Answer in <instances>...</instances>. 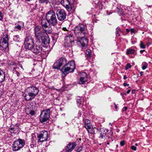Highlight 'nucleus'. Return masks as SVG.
<instances>
[{
  "label": "nucleus",
  "instance_id": "4d7b16f0",
  "mask_svg": "<svg viewBox=\"0 0 152 152\" xmlns=\"http://www.w3.org/2000/svg\"><path fill=\"white\" fill-rule=\"evenodd\" d=\"M130 31L129 29H126V31L127 33H129V32Z\"/></svg>",
  "mask_w": 152,
  "mask_h": 152
},
{
  "label": "nucleus",
  "instance_id": "8fccbe9b",
  "mask_svg": "<svg viewBox=\"0 0 152 152\" xmlns=\"http://www.w3.org/2000/svg\"><path fill=\"white\" fill-rule=\"evenodd\" d=\"M124 85V86H129V85L128 84H127L126 83H124L123 84Z\"/></svg>",
  "mask_w": 152,
  "mask_h": 152
},
{
  "label": "nucleus",
  "instance_id": "a18cd8bd",
  "mask_svg": "<svg viewBox=\"0 0 152 152\" xmlns=\"http://www.w3.org/2000/svg\"><path fill=\"white\" fill-rule=\"evenodd\" d=\"M124 141H122L120 142V145L121 146H123L124 145Z\"/></svg>",
  "mask_w": 152,
  "mask_h": 152
},
{
  "label": "nucleus",
  "instance_id": "412c9836",
  "mask_svg": "<svg viewBox=\"0 0 152 152\" xmlns=\"http://www.w3.org/2000/svg\"><path fill=\"white\" fill-rule=\"evenodd\" d=\"M5 72L0 69V83L4 82L5 79Z\"/></svg>",
  "mask_w": 152,
  "mask_h": 152
},
{
  "label": "nucleus",
  "instance_id": "72a5a7b5",
  "mask_svg": "<svg viewBox=\"0 0 152 152\" xmlns=\"http://www.w3.org/2000/svg\"><path fill=\"white\" fill-rule=\"evenodd\" d=\"M94 128L93 127H92V128H91V129L90 130H89L88 131V132L90 133L91 134H93L94 133L95 130H94Z\"/></svg>",
  "mask_w": 152,
  "mask_h": 152
},
{
  "label": "nucleus",
  "instance_id": "6e6552de",
  "mask_svg": "<svg viewBox=\"0 0 152 152\" xmlns=\"http://www.w3.org/2000/svg\"><path fill=\"white\" fill-rule=\"evenodd\" d=\"M34 29L36 40L40 39L44 34L42 28L41 26H37L34 27Z\"/></svg>",
  "mask_w": 152,
  "mask_h": 152
},
{
  "label": "nucleus",
  "instance_id": "5701e85b",
  "mask_svg": "<svg viewBox=\"0 0 152 152\" xmlns=\"http://www.w3.org/2000/svg\"><path fill=\"white\" fill-rule=\"evenodd\" d=\"M34 42L33 38L31 36H28L24 40V43H32Z\"/></svg>",
  "mask_w": 152,
  "mask_h": 152
},
{
  "label": "nucleus",
  "instance_id": "e433bc0d",
  "mask_svg": "<svg viewBox=\"0 0 152 152\" xmlns=\"http://www.w3.org/2000/svg\"><path fill=\"white\" fill-rule=\"evenodd\" d=\"M140 46L141 48L145 49V45L143 44L142 41H140Z\"/></svg>",
  "mask_w": 152,
  "mask_h": 152
},
{
  "label": "nucleus",
  "instance_id": "dca6fc26",
  "mask_svg": "<svg viewBox=\"0 0 152 152\" xmlns=\"http://www.w3.org/2000/svg\"><path fill=\"white\" fill-rule=\"evenodd\" d=\"M36 42L37 44L39 43L41 45H42V43L47 45L49 43V38L48 37H45L43 35V37H42V38L40 39L36 40Z\"/></svg>",
  "mask_w": 152,
  "mask_h": 152
},
{
  "label": "nucleus",
  "instance_id": "7c9ffc66",
  "mask_svg": "<svg viewBox=\"0 0 152 152\" xmlns=\"http://www.w3.org/2000/svg\"><path fill=\"white\" fill-rule=\"evenodd\" d=\"M91 124L85 125V127L87 129V131H88V130L90 129H91Z\"/></svg>",
  "mask_w": 152,
  "mask_h": 152
},
{
  "label": "nucleus",
  "instance_id": "9b49d317",
  "mask_svg": "<svg viewBox=\"0 0 152 152\" xmlns=\"http://www.w3.org/2000/svg\"><path fill=\"white\" fill-rule=\"evenodd\" d=\"M77 41L78 43L81 45L83 50L86 49V47L88 42V40L85 38V37H78Z\"/></svg>",
  "mask_w": 152,
  "mask_h": 152
},
{
  "label": "nucleus",
  "instance_id": "4468645a",
  "mask_svg": "<svg viewBox=\"0 0 152 152\" xmlns=\"http://www.w3.org/2000/svg\"><path fill=\"white\" fill-rule=\"evenodd\" d=\"M56 14L58 20L61 21L66 19V14L65 11L63 10H59L57 11Z\"/></svg>",
  "mask_w": 152,
  "mask_h": 152
},
{
  "label": "nucleus",
  "instance_id": "4be33fe9",
  "mask_svg": "<svg viewBox=\"0 0 152 152\" xmlns=\"http://www.w3.org/2000/svg\"><path fill=\"white\" fill-rule=\"evenodd\" d=\"M48 20L47 19H44L41 20V24L43 28H46L48 27Z\"/></svg>",
  "mask_w": 152,
  "mask_h": 152
},
{
  "label": "nucleus",
  "instance_id": "f257e3e1",
  "mask_svg": "<svg viewBox=\"0 0 152 152\" xmlns=\"http://www.w3.org/2000/svg\"><path fill=\"white\" fill-rule=\"evenodd\" d=\"M28 94H24L23 96L25 99L27 101H31L38 94L39 89L34 86L28 87L27 88Z\"/></svg>",
  "mask_w": 152,
  "mask_h": 152
},
{
  "label": "nucleus",
  "instance_id": "2f4dec72",
  "mask_svg": "<svg viewBox=\"0 0 152 152\" xmlns=\"http://www.w3.org/2000/svg\"><path fill=\"white\" fill-rule=\"evenodd\" d=\"M94 128L95 129H96L97 130V132L99 131L100 132H105V129H104L103 128H96L95 127H94Z\"/></svg>",
  "mask_w": 152,
  "mask_h": 152
},
{
  "label": "nucleus",
  "instance_id": "37998d69",
  "mask_svg": "<svg viewBox=\"0 0 152 152\" xmlns=\"http://www.w3.org/2000/svg\"><path fill=\"white\" fill-rule=\"evenodd\" d=\"M62 30L64 31H66V33H68V31L66 27H63L62 28Z\"/></svg>",
  "mask_w": 152,
  "mask_h": 152
},
{
  "label": "nucleus",
  "instance_id": "39448f33",
  "mask_svg": "<svg viewBox=\"0 0 152 152\" xmlns=\"http://www.w3.org/2000/svg\"><path fill=\"white\" fill-rule=\"evenodd\" d=\"M50 109H48L41 111L39 116L40 122L45 124L47 122L50 117Z\"/></svg>",
  "mask_w": 152,
  "mask_h": 152
},
{
  "label": "nucleus",
  "instance_id": "a19ab883",
  "mask_svg": "<svg viewBox=\"0 0 152 152\" xmlns=\"http://www.w3.org/2000/svg\"><path fill=\"white\" fill-rule=\"evenodd\" d=\"M85 125L89 124H91L90 123V121L89 120L86 119L85 120Z\"/></svg>",
  "mask_w": 152,
  "mask_h": 152
},
{
  "label": "nucleus",
  "instance_id": "13d9d810",
  "mask_svg": "<svg viewBox=\"0 0 152 152\" xmlns=\"http://www.w3.org/2000/svg\"><path fill=\"white\" fill-rule=\"evenodd\" d=\"M115 104V108L116 109H117L118 107H117V105H116V104Z\"/></svg>",
  "mask_w": 152,
  "mask_h": 152
},
{
  "label": "nucleus",
  "instance_id": "2eb2a0df",
  "mask_svg": "<svg viewBox=\"0 0 152 152\" xmlns=\"http://www.w3.org/2000/svg\"><path fill=\"white\" fill-rule=\"evenodd\" d=\"M48 133L46 131H42L38 136V140L42 142L46 141L48 139Z\"/></svg>",
  "mask_w": 152,
  "mask_h": 152
},
{
  "label": "nucleus",
  "instance_id": "473e14b6",
  "mask_svg": "<svg viewBox=\"0 0 152 152\" xmlns=\"http://www.w3.org/2000/svg\"><path fill=\"white\" fill-rule=\"evenodd\" d=\"M82 149L83 147L82 146H77V147L76 151L77 152H80L82 151Z\"/></svg>",
  "mask_w": 152,
  "mask_h": 152
},
{
  "label": "nucleus",
  "instance_id": "20e7f679",
  "mask_svg": "<svg viewBox=\"0 0 152 152\" xmlns=\"http://www.w3.org/2000/svg\"><path fill=\"white\" fill-rule=\"evenodd\" d=\"M75 68V62L71 61L68 63L66 64L61 69L62 72L64 74H67L69 72H72Z\"/></svg>",
  "mask_w": 152,
  "mask_h": 152
},
{
  "label": "nucleus",
  "instance_id": "338daca9",
  "mask_svg": "<svg viewBox=\"0 0 152 152\" xmlns=\"http://www.w3.org/2000/svg\"><path fill=\"white\" fill-rule=\"evenodd\" d=\"M21 67L22 68V66H21Z\"/></svg>",
  "mask_w": 152,
  "mask_h": 152
},
{
  "label": "nucleus",
  "instance_id": "9d476101",
  "mask_svg": "<svg viewBox=\"0 0 152 152\" xmlns=\"http://www.w3.org/2000/svg\"><path fill=\"white\" fill-rule=\"evenodd\" d=\"M74 39L73 35L68 34L65 38L64 42L65 45L67 47H70L74 44Z\"/></svg>",
  "mask_w": 152,
  "mask_h": 152
},
{
  "label": "nucleus",
  "instance_id": "0eeeda50",
  "mask_svg": "<svg viewBox=\"0 0 152 152\" xmlns=\"http://www.w3.org/2000/svg\"><path fill=\"white\" fill-rule=\"evenodd\" d=\"M9 37L8 35L3 36L0 40V48L4 50L8 46Z\"/></svg>",
  "mask_w": 152,
  "mask_h": 152
},
{
  "label": "nucleus",
  "instance_id": "5fc2aeb1",
  "mask_svg": "<svg viewBox=\"0 0 152 152\" xmlns=\"http://www.w3.org/2000/svg\"><path fill=\"white\" fill-rule=\"evenodd\" d=\"M16 73L17 75L18 76L20 75V73L18 72H17Z\"/></svg>",
  "mask_w": 152,
  "mask_h": 152
},
{
  "label": "nucleus",
  "instance_id": "f03ea898",
  "mask_svg": "<svg viewBox=\"0 0 152 152\" xmlns=\"http://www.w3.org/2000/svg\"><path fill=\"white\" fill-rule=\"evenodd\" d=\"M74 32L75 35L77 37H85L88 32L87 26L85 24H79L75 28Z\"/></svg>",
  "mask_w": 152,
  "mask_h": 152
},
{
  "label": "nucleus",
  "instance_id": "ea45409f",
  "mask_svg": "<svg viewBox=\"0 0 152 152\" xmlns=\"http://www.w3.org/2000/svg\"><path fill=\"white\" fill-rule=\"evenodd\" d=\"M21 26H20L19 25H18V26H16L14 28V30L15 31H17V29L18 30H20L21 29Z\"/></svg>",
  "mask_w": 152,
  "mask_h": 152
},
{
  "label": "nucleus",
  "instance_id": "423d86ee",
  "mask_svg": "<svg viewBox=\"0 0 152 152\" xmlns=\"http://www.w3.org/2000/svg\"><path fill=\"white\" fill-rule=\"evenodd\" d=\"M24 145V140L19 139L14 142L12 146L13 150L14 151H18L22 148Z\"/></svg>",
  "mask_w": 152,
  "mask_h": 152
},
{
  "label": "nucleus",
  "instance_id": "69168bd1",
  "mask_svg": "<svg viewBox=\"0 0 152 152\" xmlns=\"http://www.w3.org/2000/svg\"><path fill=\"white\" fill-rule=\"evenodd\" d=\"M135 145H137V144H135Z\"/></svg>",
  "mask_w": 152,
  "mask_h": 152
},
{
  "label": "nucleus",
  "instance_id": "e2e57ef3",
  "mask_svg": "<svg viewBox=\"0 0 152 152\" xmlns=\"http://www.w3.org/2000/svg\"><path fill=\"white\" fill-rule=\"evenodd\" d=\"M109 124H110V125H112V124H111V123H110Z\"/></svg>",
  "mask_w": 152,
  "mask_h": 152
},
{
  "label": "nucleus",
  "instance_id": "3c124183",
  "mask_svg": "<svg viewBox=\"0 0 152 152\" xmlns=\"http://www.w3.org/2000/svg\"><path fill=\"white\" fill-rule=\"evenodd\" d=\"M127 78V77L126 75H124V80H126Z\"/></svg>",
  "mask_w": 152,
  "mask_h": 152
},
{
  "label": "nucleus",
  "instance_id": "6ab92c4d",
  "mask_svg": "<svg viewBox=\"0 0 152 152\" xmlns=\"http://www.w3.org/2000/svg\"><path fill=\"white\" fill-rule=\"evenodd\" d=\"M85 53L86 55V58L89 61L92 55L91 50L90 49H87L86 50L85 52Z\"/></svg>",
  "mask_w": 152,
  "mask_h": 152
},
{
  "label": "nucleus",
  "instance_id": "49530a36",
  "mask_svg": "<svg viewBox=\"0 0 152 152\" xmlns=\"http://www.w3.org/2000/svg\"><path fill=\"white\" fill-rule=\"evenodd\" d=\"M3 18V16L1 12L0 11V20H1Z\"/></svg>",
  "mask_w": 152,
  "mask_h": 152
},
{
  "label": "nucleus",
  "instance_id": "c9c22d12",
  "mask_svg": "<svg viewBox=\"0 0 152 152\" xmlns=\"http://www.w3.org/2000/svg\"><path fill=\"white\" fill-rule=\"evenodd\" d=\"M49 0H39V2L41 4L45 3L47 4Z\"/></svg>",
  "mask_w": 152,
  "mask_h": 152
},
{
  "label": "nucleus",
  "instance_id": "c03bdc74",
  "mask_svg": "<svg viewBox=\"0 0 152 152\" xmlns=\"http://www.w3.org/2000/svg\"><path fill=\"white\" fill-rule=\"evenodd\" d=\"M131 149L134 151H136V147L132 145L131 146Z\"/></svg>",
  "mask_w": 152,
  "mask_h": 152
},
{
  "label": "nucleus",
  "instance_id": "6e6d98bb",
  "mask_svg": "<svg viewBox=\"0 0 152 152\" xmlns=\"http://www.w3.org/2000/svg\"><path fill=\"white\" fill-rule=\"evenodd\" d=\"M143 73V72H140V75L141 76H142V75Z\"/></svg>",
  "mask_w": 152,
  "mask_h": 152
},
{
  "label": "nucleus",
  "instance_id": "f8f14e48",
  "mask_svg": "<svg viewBox=\"0 0 152 152\" xmlns=\"http://www.w3.org/2000/svg\"><path fill=\"white\" fill-rule=\"evenodd\" d=\"M34 44L31 50L32 52L37 54L40 53L42 50V45L39 43Z\"/></svg>",
  "mask_w": 152,
  "mask_h": 152
},
{
  "label": "nucleus",
  "instance_id": "c756f323",
  "mask_svg": "<svg viewBox=\"0 0 152 152\" xmlns=\"http://www.w3.org/2000/svg\"><path fill=\"white\" fill-rule=\"evenodd\" d=\"M118 13L120 15H123L124 14V11L122 9H119L118 10Z\"/></svg>",
  "mask_w": 152,
  "mask_h": 152
},
{
  "label": "nucleus",
  "instance_id": "393cba45",
  "mask_svg": "<svg viewBox=\"0 0 152 152\" xmlns=\"http://www.w3.org/2000/svg\"><path fill=\"white\" fill-rule=\"evenodd\" d=\"M135 50L133 49H129L127 50L126 53L128 55L129 54H132L134 53Z\"/></svg>",
  "mask_w": 152,
  "mask_h": 152
},
{
  "label": "nucleus",
  "instance_id": "58836bf2",
  "mask_svg": "<svg viewBox=\"0 0 152 152\" xmlns=\"http://www.w3.org/2000/svg\"><path fill=\"white\" fill-rule=\"evenodd\" d=\"M132 66L129 63H128L126 65L125 68V69L126 70H127L131 68Z\"/></svg>",
  "mask_w": 152,
  "mask_h": 152
},
{
  "label": "nucleus",
  "instance_id": "0e129e2a",
  "mask_svg": "<svg viewBox=\"0 0 152 152\" xmlns=\"http://www.w3.org/2000/svg\"><path fill=\"white\" fill-rule=\"evenodd\" d=\"M108 129H107V130H106V132H108Z\"/></svg>",
  "mask_w": 152,
  "mask_h": 152
},
{
  "label": "nucleus",
  "instance_id": "f3484780",
  "mask_svg": "<svg viewBox=\"0 0 152 152\" xmlns=\"http://www.w3.org/2000/svg\"><path fill=\"white\" fill-rule=\"evenodd\" d=\"M76 144L75 142H70L68 144L66 147V152H71L76 146Z\"/></svg>",
  "mask_w": 152,
  "mask_h": 152
},
{
  "label": "nucleus",
  "instance_id": "de8ad7c7",
  "mask_svg": "<svg viewBox=\"0 0 152 152\" xmlns=\"http://www.w3.org/2000/svg\"><path fill=\"white\" fill-rule=\"evenodd\" d=\"M131 32L134 33L135 32V30L134 28H131L130 30Z\"/></svg>",
  "mask_w": 152,
  "mask_h": 152
},
{
  "label": "nucleus",
  "instance_id": "bb28decb",
  "mask_svg": "<svg viewBox=\"0 0 152 152\" xmlns=\"http://www.w3.org/2000/svg\"><path fill=\"white\" fill-rule=\"evenodd\" d=\"M20 38L18 35H15L13 37V40L16 42H19L20 40Z\"/></svg>",
  "mask_w": 152,
  "mask_h": 152
},
{
  "label": "nucleus",
  "instance_id": "c85d7f7f",
  "mask_svg": "<svg viewBox=\"0 0 152 152\" xmlns=\"http://www.w3.org/2000/svg\"><path fill=\"white\" fill-rule=\"evenodd\" d=\"M142 65V68L143 70H145V69L148 66V64L146 62L143 63Z\"/></svg>",
  "mask_w": 152,
  "mask_h": 152
},
{
  "label": "nucleus",
  "instance_id": "bf43d9fd",
  "mask_svg": "<svg viewBox=\"0 0 152 152\" xmlns=\"http://www.w3.org/2000/svg\"><path fill=\"white\" fill-rule=\"evenodd\" d=\"M135 92V90H133L132 92V93H134Z\"/></svg>",
  "mask_w": 152,
  "mask_h": 152
},
{
  "label": "nucleus",
  "instance_id": "cd10ccee",
  "mask_svg": "<svg viewBox=\"0 0 152 152\" xmlns=\"http://www.w3.org/2000/svg\"><path fill=\"white\" fill-rule=\"evenodd\" d=\"M121 31V29L120 28L118 27L116 29V36H120L119 32Z\"/></svg>",
  "mask_w": 152,
  "mask_h": 152
},
{
  "label": "nucleus",
  "instance_id": "79ce46f5",
  "mask_svg": "<svg viewBox=\"0 0 152 152\" xmlns=\"http://www.w3.org/2000/svg\"><path fill=\"white\" fill-rule=\"evenodd\" d=\"M35 111L33 110H30L29 113L32 115H33L35 114Z\"/></svg>",
  "mask_w": 152,
  "mask_h": 152
},
{
  "label": "nucleus",
  "instance_id": "1a4fd4ad",
  "mask_svg": "<svg viewBox=\"0 0 152 152\" xmlns=\"http://www.w3.org/2000/svg\"><path fill=\"white\" fill-rule=\"evenodd\" d=\"M66 60L65 57H61L54 63L53 67L54 69H59L61 66L66 63Z\"/></svg>",
  "mask_w": 152,
  "mask_h": 152
},
{
  "label": "nucleus",
  "instance_id": "09e8293b",
  "mask_svg": "<svg viewBox=\"0 0 152 152\" xmlns=\"http://www.w3.org/2000/svg\"><path fill=\"white\" fill-rule=\"evenodd\" d=\"M26 1H32V2H35V0H25Z\"/></svg>",
  "mask_w": 152,
  "mask_h": 152
},
{
  "label": "nucleus",
  "instance_id": "7ed1b4c3",
  "mask_svg": "<svg viewBox=\"0 0 152 152\" xmlns=\"http://www.w3.org/2000/svg\"><path fill=\"white\" fill-rule=\"evenodd\" d=\"M46 18L50 25L55 26L57 23L56 13L53 10L49 11L46 15Z\"/></svg>",
  "mask_w": 152,
  "mask_h": 152
},
{
  "label": "nucleus",
  "instance_id": "680f3d73",
  "mask_svg": "<svg viewBox=\"0 0 152 152\" xmlns=\"http://www.w3.org/2000/svg\"><path fill=\"white\" fill-rule=\"evenodd\" d=\"M107 145H109V142H107Z\"/></svg>",
  "mask_w": 152,
  "mask_h": 152
},
{
  "label": "nucleus",
  "instance_id": "603ef678",
  "mask_svg": "<svg viewBox=\"0 0 152 152\" xmlns=\"http://www.w3.org/2000/svg\"><path fill=\"white\" fill-rule=\"evenodd\" d=\"M145 50H141L140 51V52L141 53H142L143 52H144L145 51Z\"/></svg>",
  "mask_w": 152,
  "mask_h": 152
},
{
  "label": "nucleus",
  "instance_id": "4c0bfd02",
  "mask_svg": "<svg viewBox=\"0 0 152 152\" xmlns=\"http://www.w3.org/2000/svg\"><path fill=\"white\" fill-rule=\"evenodd\" d=\"M24 54H25V55L23 56L24 57L26 58H28L29 57V54L27 53V50H26L24 52Z\"/></svg>",
  "mask_w": 152,
  "mask_h": 152
},
{
  "label": "nucleus",
  "instance_id": "864d4df0",
  "mask_svg": "<svg viewBox=\"0 0 152 152\" xmlns=\"http://www.w3.org/2000/svg\"><path fill=\"white\" fill-rule=\"evenodd\" d=\"M130 92V90H129L127 91L126 93L127 94H129Z\"/></svg>",
  "mask_w": 152,
  "mask_h": 152
},
{
  "label": "nucleus",
  "instance_id": "052dcab7",
  "mask_svg": "<svg viewBox=\"0 0 152 152\" xmlns=\"http://www.w3.org/2000/svg\"><path fill=\"white\" fill-rule=\"evenodd\" d=\"M124 109H125V111L127 109V107H125V108H124Z\"/></svg>",
  "mask_w": 152,
  "mask_h": 152
},
{
  "label": "nucleus",
  "instance_id": "f704fd0d",
  "mask_svg": "<svg viewBox=\"0 0 152 152\" xmlns=\"http://www.w3.org/2000/svg\"><path fill=\"white\" fill-rule=\"evenodd\" d=\"M99 134L100 135L99 137V138L100 139H103L105 135L106 134V133H103V132H101V133H100Z\"/></svg>",
  "mask_w": 152,
  "mask_h": 152
},
{
  "label": "nucleus",
  "instance_id": "b1692460",
  "mask_svg": "<svg viewBox=\"0 0 152 152\" xmlns=\"http://www.w3.org/2000/svg\"><path fill=\"white\" fill-rule=\"evenodd\" d=\"M9 130L11 132L13 133H16L18 131L19 129L18 127H16L15 126L12 127L10 128Z\"/></svg>",
  "mask_w": 152,
  "mask_h": 152
},
{
  "label": "nucleus",
  "instance_id": "a878e982",
  "mask_svg": "<svg viewBox=\"0 0 152 152\" xmlns=\"http://www.w3.org/2000/svg\"><path fill=\"white\" fill-rule=\"evenodd\" d=\"M76 102L78 106L79 107L80 105V104L81 102V98L80 96H77L76 97Z\"/></svg>",
  "mask_w": 152,
  "mask_h": 152
},
{
  "label": "nucleus",
  "instance_id": "a211bd4d",
  "mask_svg": "<svg viewBox=\"0 0 152 152\" xmlns=\"http://www.w3.org/2000/svg\"><path fill=\"white\" fill-rule=\"evenodd\" d=\"M81 75L82 76L80 77L78 82L79 84H84L87 80V74L85 72H83L81 73Z\"/></svg>",
  "mask_w": 152,
  "mask_h": 152
},
{
  "label": "nucleus",
  "instance_id": "ddd939ff",
  "mask_svg": "<svg viewBox=\"0 0 152 152\" xmlns=\"http://www.w3.org/2000/svg\"><path fill=\"white\" fill-rule=\"evenodd\" d=\"M75 0H61V4L68 11L72 10V7L70 3Z\"/></svg>",
  "mask_w": 152,
  "mask_h": 152
},
{
  "label": "nucleus",
  "instance_id": "aec40b11",
  "mask_svg": "<svg viewBox=\"0 0 152 152\" xmlns=\"http://www.w3.org/2000/svg\"><path fill=\"white\" fill-rule=\"evenodd\" d=\"M24 47L26 50H28V51H30L31 49L33 46L34 45V42L32 43H24Z\"/></svg>",
  "mask_w": 152,
  "mask_h": 152
}]
</instances>
